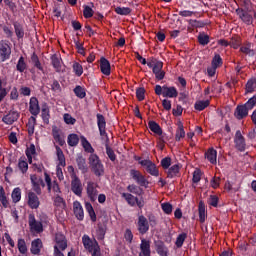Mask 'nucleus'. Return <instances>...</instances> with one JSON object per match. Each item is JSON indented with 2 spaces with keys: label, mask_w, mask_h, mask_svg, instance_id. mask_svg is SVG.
Instances as JSON below:
<instances>
[{
  "label": "nucleus",
  "mask_w": 256,
  "mask_h": 256,
  "mask_svg": "<svg viewBox=\"0 0 256 256\" xmlns=\"http://www.w3.org/2000/svg\"><path fill=\"white\" fill-rule=\"evenodd\" d=\"M88 163L95 177H103L105 175V166L97 154H90Z\"/></svg>",
  "instance_id": "f257e3e1"
},
{
  "label": "nucleus",
  "mask_w": 256,
  "mask_h": 256,
  "mask_svg": "<svg viewBox=\"0 0 256 256\" xmlns=\"http://www.w3.org/2000/svg\"><path fill=\"white\" fill-rule=\"evenodd\" d=\"M154 91L156 95H162L163 97H168L169 99H175L179 95V92L175 86L169 87L167 85H156Z\"/></svg>",
  "instance_id": "f03ea898"
},
{
  "label": "nucleus",
  "mask_w": 256,
  "mask_h": 256,
  "mask_svg": "<svg viewBox=\"0 0 256 256\" xmlns=\"http://www.w3.org/2000/svg\"><path fill=\"white\" fill-rule=\"evenodd\" d=\"M56 149V155L57 159L59 161L58 166L56 167V176L59 179V181H63L65 179V176H63V168L67 163L65 162V154L63 153V150L58 145L55 146Z\"/></svg>",
  "instance_id": "7ed1b4c3"
},
{
  "label": "nucleus",
  "mask_w": 256,
  "mask_h": 256,
  "mask_svg": "<svg viewBox=\"0 0 256 256\" xmlns=\"http://www.w3.org/2000/svg\"><path fill=\"white\" fill-rule=\"evenodd\" d=\"M129 175H130V179H133L136 185H139V187L149 186V181L141 171L137 169H130Z\"/></svg>",
  "instance_id": "20e7f679"
},
{
  "label": "nucleus",
  "mask_w": 256,
  "mask_h": 256,
  "mask_svg": "<svg viewBox=\"0 0 256 256\" xmlns=\"http://www.w3.org/2000/svg\"><path fill=\"white\" fill-rule=\"evenodd\" d=\"M71 191L77 197H81L83 195V184L81 183V179L78 178L77 174H71Z\"/></svg>",
  "instance_id": "39448f33"
},
{
  "label": "nucleus",
  "mask_w": 256,
  "mask_h": 256,
  "mask_svg": "<svg viewBox=\"0 0 256 256\" xmlns=\"http://www.w3.org/2000/svg\"><path fill=\"white\" fill-rule=\"evenodd\" d=\"M136 227L139 235H147L149 233V220L143 214L138 216Z\"/></svg>",
  "instance_id": "423d86ee"
},
{
  "label": "nucleus",
  "mask_w": 256,
  "mask_h": 256,
  "mask_svg": "<svg viewBox=\"0 0 256 256\" xmlns=\"http://www.w3.org/2000/svg\"><path fill=\"white\" fill-rule=\"evenodd\" d=\"M11 59V46L5 40L0 41V63H5Z\"/></svg>",
  "instance_id": "0eeeda50"
},
{
  "label": "nucleus",
  "mask_w": 256,
  "mask_h": 256,
  "mask_svg": "<svg viewBox=\"0 0 256 256\" xmlns=\"http://www.w3.org/2000/svg\"><path fill=\"white\" fill-rule=\"evenodd\" d=\"M43 223H47V221H37V219H35V214H29L28 225L31 231H35V233H43Z\"/></svg>",
  "instance_id": "6e6552de"
},
{
  "label": "nucleus",
  "mask_w": 256,
  "mask_h": 256,
  "mask_svg": "<svg viewBox=\"0 0 256 256\" xmlns=\"http://www.w3.org/2000/svg\"><path fill=\"white\" fill-rule=\"evenodd\" d=\"M82 243L84 246V249L88 251L89 253L93 252V250L97 249V245H99V242H97V239H91L89 235L84 234L82 236Z\"/></svg>",
  "instance_id": "1a4fd4ad"
},
{
  "label": "nucleus",
  "mask_w": 256,
  "mask_h": 256,
  "mask_svg": "<svg viewBox=\"0 0 256 256\" xmlns=\"http://www.w3.org/2000/svg\"><path fill=\"white\" fill-rule=\"evenodd\" d=\"M139 165L146 167L147 173L152 175V177H159V169H157V165H155L151 160L140 161Z\"/></svg>",
  "instance_id": "9d476101"
},
{
  "label": "nucleus",
  "mask_w": 256,
  "mask_h": 256,
  "mask_svg": "<svg viewBox=\"0 0 256 256\" xmlns=\"http://www.w3.org/2000/svg\"><path fill=\"white\" fill-rule=\"evenodd\" d=\"M45 182L48 187L49 193H51V189L53 193H56V195H60L61 193V187L59 186V182L57 180L51 181V176L48 173H44Z\"/></svg>",
  "instance_id": "9b49d317"
},
{
  "label": "nucleus",
  "mask_w": 256,
  "mask_h": 256,
  "mask_svg": "<svg viewBox=\"0 0 256 256\" xmlns=\"http://www.w3.org/2000/svg\"><path fill=\"white\" fill-rule=\"evenodd\" d=\"M234 143L237 151H240L241 153L245 151L247 144L245 143V137L241 134V130L236 131Z\"/></svg>",
  "instance_id": "f8f14e48"
},
{
  "label": "nucleus",
  "mask_w": 256,
  "mask_h": 256,
  "mask_svg": "<svg viewBox=\"0 0 256 256\" xmlns=\"http://www.w3.org/2000/svg\"><path fill=\"white\" fill-rule=\"evenodd\" d=\"M86 193L90 201H97V195L99 193V191L97 190V184L91 181L87 182Z\"/></svg>",
  "instance_id": "ddd939ff"
},
{
  "label": "nucleus",
  "mask_w": 256,
  "mask_h": 256,
  "mask_svg": "<svg viewBox=\"0 0 256 256\" xmlns=\"http://www.w3.org/2000/svg\"><path fill=\"white\" fill-rule=\"evenodd\" d=\"M20 117L19 112L15 110L9 111L5 116H3L2 121L5 125H13Z\"/></svg>",
  "instance_id": "4468645a"
},
{
  "label": "nucleus",
  "mask_w": 256,
  "mask_h": 256,
  "mask_svg": "<svg viewBox=\"0 0 256 256\" xmlns=\"http://www.w3.org/2000/svg\"><path fill=\"white\" fill-rule=\"evenodd\" d=\"M29 112L33 117H37L41 113V107H39V100L37 97H31L29 102Z\"/></svg>",
  "instance_id": "2eb2a0df"
},
{
  "label": "nucleus",
  "mask_w": 256,
  "mask_h": 256,
  "mask_svg": "<svg viewBox=\"0 0 256 256\" xmlns=\"http://www.w3.org/2000/svg\"><path fill=\"white\" fill-rule=\"evenodd\" d=\"M73 211L76 219L78 221H83L85 219V212L83 211V206L81 205V202L74 201L73 203Z\"/></svg>",
  "instance_id": "dca6fc26"
},
{
  "label": "nucleus",
  "mask_w": 256,
  "mask_h": 256,
  "mask_svg": "<svg viewBox=\"0 0 256 256\" xmlns=\"http://www.w3.org/2000/svg\"><path fill=\"white\" fill-rule=\"evenodd\" d=\"M139 255L151 256V241L145 238L141 239Z\"/></svg>",
  "instance_id": "f3484780"
},
{
  "label": "nucleus",
  "mask_w": 256,
  "mask_h": 256,
  "mask_svg": "<svg viewBox=\"0 0 256 256\" xmlns=\"http://www.w3.org/2000/svg\"><path fill=\"white\" fill-rule=\"evenodd\" d=\"M41 202L39 201V196L35 192L28 193V206L30 209H39Z\"/></svg>",
  "instance_id": "a211bd4d"
},
{
  "label": "nucleus",
  "mask_w": 256,
  "mask_h": 256,
  "mask_svg": "<svg viewBox=\"0 0 256 256\" xmlns=\"http://www.w3.org/2000/svg\"><path fill=\"white\" fill-rule=\"evenodd\" d=\"M100 71L103 75H106V77L111 75V63L105 57L100 58Z\"/></svg>",
  "instance_id": "6ab92c4d"
},
{
  "label": "nucleus",
  "mask_w": 256,
  "mask_h": 256,
  "mask_svg": "<svg viewBox=\"0 0 256 256\" xmlns=\"http://www.w3.org/2000/svg\"><path fill=\"white\" fill-rule=\"evenodd\" d=\"M234 115H235L236 119H239V120L245 119V117H247L249 115V110L245 104L238 105L236 107Z\"/></svg>",
  "instance_id": "aec40b11"
},
{
  "label": "nucleus",
  "mask_w": 256,
  "mask_h": 256,
  "mask_svg": "<svg viewBox=\"0 0 256 256\" xmlns=\"http://www.w3.org/2000/svg\"><path fill=\"white\" fill-rule=\"evenodd\" d=\"M205 159L209 161L212 165H217V150L214 148H209L205 154H204Z\"/></svg>",
  "instance_id": "412c9836"
},
{
  "label": "nucleus",
  "mask_w": 256,
  "mask_h": 256,
  "mask_svg": "<svg viewBox=\"0 0 256 256\" xmlns=\"http://www.w3.org/2000/svg\"><path fill=\"white\" fill-rule=\"evenodd\" d=\"M76 163H77L78 169L82 173H87V171H89V167L87 166V160L83 157V155L81 154L77 155Z\"/></svg>",
  "instance_id": "4be33fe9"
},
{
  "label": "nucleus",
  "mask_w": 256,
  "mask_h": 256,
  "mask_svg": "<svg viewBox=\"0 0 256 256\" xmlns=\"http://www.w3.org/2000/svg\"><path fill=\"white\" fill-rule=\"evenodd\" d=\"M55 241L56 245H58L61 251H65V249H67V238L63 235V233H56Z\"/></svg>",
  "instance_id": "5701e85b"
},
{
  "label": "nucleus",
  "mask_w": 256,
  "mask_h": 256,
  "mask_svg": "<svg viewBox=\"0 0 256 256\" xmlns=\"http://www.w3.org/2000/svg\"><path fill=\"white\" fill-rule=\"evenodd\" d=\"M52 136L54 141H56V143H58L60 147H63V145H65V138L61 136V132L59 131V129H57V127L52 128Z\"/></svg>",
  "instance_id": "b1692460"
},
{
  "label": "nucleus",
  "mask_w": 256,
  "mask_h": 256,
  "mask_svg": "<svg viewBox=\"0 0 256 256\" xmlns=\"http://www.w3.org/2000/svg\"><path fill=\"white\" fill-rule=\"evenodd\" d=\"M106 234H107V225L99 223L96 229V237L98 241H103L105 239Z\"/></svg>",
  "instance_id": "393cba45"
},
{
  "label": "nucleus",
  "mask_w": 256,
  "mask_h": 256,
  "mask_svg": "<svg viewBox=\"0 0 256 256\" xmlns=\"http://www.w3.org/2000/svg\"><path fill=\"white\" fill-rule=\"evenodd\" d=\"M41 245H43V242L39 238L32 241L30 249L32 255H39L41 253Z\"/></svg>",
  "instance_id": "a878e982"
},
{
  "label": "nucleus",
  "mask_w": 256,
  "mask_h": 256,
  "mask_svg": "<svg viewBox=\"0 0 256 256\" xmlns=\"http://www.w3.org/2000/svg\"><path fill=\"white\" fill-rule=\"evenodd\" d=\"M148 127L150 129V131H152V133H155V135H163V129L161 128V126L159 125V123L153 121V120H150L148 122Z\"/></svg>",
  "instance_id": "bb28decb"
},
{
  "label": "nucleus",
  "mask_w": 256,
  "mask_h": 256,
  "mask_svg": "<svg viewBox=\"0 0 256 256\" xmlns=\"http://www.w3.org/2000/svg\"><path fill=\"white\" fill-rule=\"evenodd\" d=\"M81 145L86 153H91V155H95V149L91 146V143L85 136H81Z\"/></svg>",
  "instance_id": "cd10ccee"
},
{
  "label": "nucleus",
  "mask_w": 256,
  "mask_h": 256,
  "mask_svg": "<svg viewBox=\"0 0 256 256\" xmlns=\"http://www.w3.org/2000/svg\"><path fill=\"white\" fill-rule=\"evenodd\" d=\"M51 64L56 73H61V56L54 54L51 56Z\"/></svg>",
  "instance_id": "c85d7f7f"
},
{
  "label": "nucleus",
  "mask_w": 256,
  "mask_h": 256,
  "mask_svg": "<svg viewBox=\"0 0 256 256\" xmlns=\"http://www.w3.org/2000/svg\"><path fill=\"white\" fill-rule=\"evenodd\" d=\"M251 47V42H247L246 44L240 47V53L248 55V57H255V50L251 49Z\"/></svg>",
  "instance_id": "c756f323"
},
{
  "label": "nucleus",
  "mask_w": 256,
  "mask_h": 256,
  "mask_svg": "<svg viewBox=\"0 0 256 256\" xmlns=\"http://www.w3.org/2000/svg\"><path fill=\"white\" fill-rule=\"evenodd\" d=\"M238 14H239L240 19H241L244 23H246V25H251V24H253V16H252L251 14H249L247 11H245V10H240V11L238 12Z\"/></svg>",
  "instance_id": "7c9ffc66"
},
{
  "label": "nucleus",
  "mask_w": 256,
  "mask_h": 256,
  "mask_svg": "<svg viewBox=\"0 0 256 256\" xmlns=\"http://www.w3.org/2000/svg\"><path fill=\"white\" fill-rule=\"evenodd\" d=\"M179 164H174L170 168H168L167 171V177L168 179H174V177H179V171H180Z\"/></svg>",
  "instance_id": "2f4dec72"
},
{
  "label": "nucleus",
  "mask_w": 256,
  "mask_h": 256,
  "mask_svg": "<svg viewBox=\"0 0 256 256\" xmlns=\"http://www.w3.org/2000/svg\"><path fill=\"white\" fill-rule=\"evenodd\" d=\"M35 125H37V118L31 116L27 123V131L29 137L33 136V134L35 133Z\"/></svg>",
  "instance_id": "473e14b6"
},
{
  "label": "nucleus",
  "mask_w": 256,
  "mask_h": 256,
  "mask_svg": "<svg viewBox=\"0 0 256 256\" xmlns=\"http://www.w3.org/2000/svg\"><path fill=\"white\" fill-rule=\"evenodd\" d=\"M31 63L38 69V71H41V73H45V69L43 68V65H41V61L39 60V56L34 52L31 55Z\"/></svg>",
  "instance_id": "72a5a7b5"
},
{
  "label": "nucleus",
  "mask_w": 256,
  "mask_h": 256,
  "mask_svg": "<svg viewBox=\"0 0 256 256\" xmlns=\"http://www.w3.org/2000/svg\"><path fill=\"white\" fill-rule=\"evenodd\" d=\"M256 89V78H250L245 85V95L254 93Z\"/></svg>",
  "instance_id": "f704fd0d"
},
{
  "label": "nucleus",
  "mask_w": 256,
  "mask_h": 256,
  "mask_svg": "<svg viewBox=\"0 0 256 256\" xmlns=\"http://www.w3.org/2000/svg\"><path fill=\"white\" fill-rule=\"evenodd\" d=\"M210 103L211 102L209 100H198L194 104V109L196 111H205V109L209 107Z\"/></svg>",
  "instance_id": "c9c22d12"
},
{
  "label": "nucleus",
  "mask_w": 256,
  "mask_h": 256,
  "mask_svg": "<svg viewBox=\"0 0 256 256\" xmlns=\"http://www.w3.org/2000/svg\"><path fill=\"white\" fill-rule=\"evenodd\" d=\"M13 25L17 39H23L25 37V30L23 29V25H21L19 22H14Z\"/></svg>",
  "instance_id": "e433bc0d"
},
{
  "label": "nucleus",
  "mask_w": 256,
  "mask_h": 256,
  "mask_svg": "<svg viewBox=\"0 0 256 256\" xmlns=\"http://www.w3.org/2000/svg\"><path fill=\"white\" fill-rule=\"evenodd\" d=\"M18 169L21 171L23 175L29 171V164L27 163V159L19 158L18 160Z\"/></svg>",
  "instance_id": "4c0bfd02"
},
{
  "label": "nucleus",
  "mask_w": 256,
  "mask_h": 256,
  "mask_svg": "<svg viewBox=\"0 0 256 256\" xmlns=\"http://www.w3.org/2000/svg\"><path fill=\"white\" fill-rule=\"evenodd\" d=\"M122 197H123V199H125L126 203H128V205H130V207H135L137 197H135L131 193H122Z\"/></svg>",
  "instance_id": "58836bf2"
},
{
  "label": "nucleus",
  "mask_w": 256,
  "mask_h": 256,
  "mask_svg": "<svg viewBox=\"0 0 256 256\" xmlns=\"http://www.w3.org/2000/svg\"><path fill=\"white\" fill-rule=\"evenodd\" d=\"M26 69H27V62H25V57L20 56L16 64V71H18L19 73H25Z\"/></svg>",
  "instance_id": "ea45409f"
},
{
  "label": "nucleus",
  "mask_w": 256,
  "mask_h": 256,
  "mask_svg": "<svg viewBox=\"0 0 256 256\" xmlns=\"http://www.w3.org/2000/svg\"><path fill=\"white\" fill-rule=\"evenodd\" d=\"M185 137V128L183 127V122H178V128L176 130L175 140L181 141Z\"/></svg>",
  "instance_id": "a19ab883"
},
{
  "label": "nucleus",
  "mask_w": 256,
  "mask_h": 256,
  "mask_svg": "<svg viewBox=\"0 0 256 256\" xmlns=\"http://www.w3.org/2000/svg\"><path fill=\"white\" fill-rule=\"evenodd\" d=\"M67 143L69 147H77L79 145V136L77 134H69Z\"/></svg>",
  "instance_id": "79ce46f5"
},
{
  "label": "nucleus",
  "mask_w": 256,
  "mask_h": 256,
  "mask_svg": "<svg viewBox=\"0 0 256 256\" xmlns=\"http://www.w3.org/2000/svg\"><path fill=\"white\" fill-rule=\"evenodd\" d=\"M85 207H86V211L89 214L91 221L93 223H95V221H97V214H95V209H93V205H91V203L87 202L85 204Z\"/></svg>",
  "instance_id": "37998d69"
},
{
  "label": "nucleus",
  "mask_w": 256,
  "mask_h": 256,
  "mask_svg": "<svg viewBox=\"0 0 256 256\" xmlns=\"http://www.w3.org/2000/svg\"><path fill=\"white\" fill-rule=\"evenodd\" d=\"M73 92L76 95V97H78V99H85V97H87V92L85 91V88H83L82 86H76Z\"/></svg>",
  "instance_id": "c03bdc74"
},
{
  "label": "nucleus",
  "mask_w": 256,
  "mask_h": 256,
  "mask_svg": "<svg viewBox=\"0 0 256 256\" xmlns=\"http://www.w3.org/2000/svg\"><path fill=\"white\" fill-rule=\"evenodd\" d=\"M0 202L4 209H7L9 207V200H7V196L5 195V189L3 186H0Z\"/></svg>",
  "instance_id": "a18cd8bd"
},
{
  "label": "nucleus",
  "mask_w": 256,
  "mask_h": 256,
  "mask_svg": "<svg viewBox=\"0 0 256 256\" xmlns=\"http://www.w3.org/2000/svg\"><path fill=\"white\" fill-rule=\"evenodd\" d=\"M127 191H129V193H133L134 195H142L143 194V189H141V187H139L135 184L128 185Z\"/></svg>",
  "instance_id": "49530a36"
},
{
  "label": "nucleus",
  "mask_w": 256,
  "mask_h": 256,
  "mask_svg": "<svg viewBox=\"0 0 256 256\" xmlns=\"http://www.w3.org/2000/svg\"><path fill=\"white\" fill-rule=\"evenodd\" d=\"M96 119H97L98 129H106L107 121H105V116H103V114H97Z\"/></svg>",
  "instance_id": "de8ad7c7"
},
{
  "label": "nucleus",
  "mask_w": 256,
  "mask_h": 256,
  "mask_svg": "<svg viewBox=\"0 0 256 256\" xmlns=\"http://www.w3.org/2000/svg\"><path fill=\"white\" fill-rule=\"evenodd\" d=\"M230 47L233 49H239L241 47V37L239 36H233L230 41Z\"/></svg>",
  "instance_id": "09e8293b"
},
{
  "label": "nucleus",
  "mask_w": 256,
  "mask_h": 256,
  "mask_svg": "<svg viewBox=\"0 0 256 256\" xmlns=\"http://www.w3.org/2000/svg\"><path fill=\"white\" fill-rule=\"evenodd\" d=\"M185 239H187V233H181L177 236L175 245L178 249L183 247V243H185Z\"/></svg>",
  "instance_id": "8fccbe9b"
},
{
  "label": "nucleus",
  "mask_w": 256,
  "mask_h": 256,
  "mask_svg": "<svg viewBox=\"0 0 256 256\" xmlns=\"http://www.w3.org/2000/svg\"><path fill=\"white\" fill-rule=\"evenodd\" d=\"M114 11L117 15H131V8L129 7H116Z\"/></svg>",
  "instance_id": "3c124183"
},
{
  "label": "nucleus",
  "mask_w": 256,
  "mask_h": 256,
  "mask_svg": "<svg viewBox=\"0 0 256 256\" xmlns=\"http://www.w3.org/2000/svg\"><path fill=\"white\" fill-rule=\"evenodd\" d=\"M17 247L19 253H21L22 255H25V253H27V244L25 243V239H18Z\"/></svg>",
  "instance_id": "603ef678"
},
{
  "label": "nucleus",
  "mask_w": 256,
  "mask_h": 256,
  "mask_svg": "<svg viewBox=\"0 0 256 256\" xmlns=\"http://www.w3.org/2000/svg\"><path fill=\"white\" fill-rule=\"evenodd\" d=\"M12 200L13 203H19L21 201V188H14L12 191Z\"/></svg>",
  "instance_id": "864d4df0"
},
{
  "label": "nucleus",
  "mask_w": 256,
  "mask_h": 256,
  "mask_svg": "<svg viewBox=\"0 0 256 256\" xmlns=\"http://www.w3.org/2000/svg\"><path fill=\"white\" fill-rule=\"evenodd\" d=\"M209 35L203 33L198 35V43L205 47V45H209Z\"/></svg>",
  "instance_id": "5fc2aeb1"
},
{
  "label": "nucleus",
  "mask_w": 256,
  "mask_h": 256,
  "mask_svg": "<svg viewBox=\"0 0 256 256\" xmlns=\"http://www.w3.org/2000/svg\"><path fill=\"white\" fill-rule=\"evenodd\" d=\"M105 147H106V155H108L110 161H116L117 155H115V151H113V149L109 147V143H106Z\"/></svg>",
  "instance_id": "6e6d98bb"
},
{
  "label": "nucleus",
  "mask_w": 256,
  "mask_h": 256,
  "mask_svg": "<svg viewBox=\"0 0 256 256\" xmlns=\"http://www.w3.org/2000/svg\"><path fill=\"white\" fill-rule=\"evenodd\" d=\"M211 65L216 68L221 67V65H223V58H221V55L215 54L212 59Z\"/></svg>",
  "instance_id": "4d7b16f0"
},
{
  "label": "nucleus",
  "mask_w": 256,
  "mask_h": 256,
  "mask_svg": "<svg viewBox=\"0 0 256 256\" xmlns=\"http://www.w3.org/2000/svg\"><path fill=\"white\" fill-rule=\"evenodd\" d=\"M161 208L166 215H171L173 213V205L169 202L162 203Z\"/></svg>",
  "instance_id": "13d9d810"
},
{
  "label": "nucleus",
  "mask_w": 256,
  "mask_h": 256,
  "mask_svg": "<svg viewBox=\"0 0 256 256\" xmlns=\"http://www.w3.org/2000/svg\"><path fill=\"white\" fill-rule=\"evenodd\" d=\"M84 10H83V15L85 19H91V17H93V8L88 6V5H84L83 6Z\"/></svg>",
  "instance_id": "bf43d9fd"
},
{
  "label": "nucleus",
  "mask_w": 256,
  "mask_h": 256,
  "mask_svg": "<svg viewBox=\"0 0 256 256\" xmlns=\"http://www.w3.org/2000/svg\"><path fill=\"white\" fill-rule=\"evenodd\" d=\"M73 72L77 77H81L83 75V66L80 63L75 62L73 64Z\"/></svg>",
  "instance_id": "052dcab7"
},
{
  "label": "nucleus",
  "mask_w": 256,
  "mask_h": 256,
  "mask_svg": "<svg viewBox=\"0 0 256 256\" xmlns=\"http://www.w3.org/2000/svg\"><path fill=\"white\" fill-rule=\"evenodd\" d=\"M198 211L200 223H205V205H203V202L199 203Z\"/></svg>",
  "instance_id": "680f3d73"
},
{
  "label": "nucleus",
  "mask_w": 256,
  "mask_h": 256,
  "mask_svg": "<svg viewBox=\"0 0 256 256\" xmlns=\"http://www.w3.org/2000/svg\"><path fill=\"white\" fill-rule=\"evenodd\" d=\"M41 117H42L44 123H49V117H50V115H49V107H47L46 104L42 107Z\"/></svg>",
  "instance_id": "e2e57ef3"
},
{
  "label": "nucleus",
  "mask_w": 256,
  "mask_h": 256,
  "mask_svg": "<svg viewBox=\"0 0 256 256\" xmlns=\"http://www.w3.org/2000/svg\"><path fill=\"white\" fill-rule=\"evenodd\" d=\"M147 219H148L149 227H152V229L157 227L158 221H157V217L154 214H149Z\"/></svg>",
  "instance_id": "0e129e2a"
},
{
  "label": "nucleus",
  "mask_w": 256,
  "mask_h": 256,
  "mask_svg": "<svg viewBox=\"0 0 256 256\" xmlns=\"http://www.w3.org/2000/svg\"><path fill=\"white\" fill-rule=\"evenodd\" d=\"M189 25H191V27H194L195 29H200L202 27H205V24L203 21L193 20V19L189 20Z\"/></svg>",
  "instance_id": "69168bd1"
},
{
  "label": "nucleus",
  "mask_w": 256,
  "mask_h": 256,
  "mask_svg": "<svg viewBox=\"0 0 256 256\" xmlns=\"http://www.w3.org/2000/svg\"><path fill=\"white\" fill-rule=\"evenodd\" d=\"M244 105L249 111H251V109H253V107L256 105V94L251 97Z\"/></svg>",
  "instance_id": "338daca9"
},
{
  "label": "nucleus",
  "mask_w": 256,
  "mask_h": 256,
  "mask_svg": "<svg viewBox=\"0 0 256 256\" xmlns=\"http://www.w3.org/2000/svg\"><path fill=\"white\" fill-rule=\"evenodd\" d=\"M136 97L138 101H143L145 99V88L140 87L136 89Z\"/></svg>",
  "instance_id": "774afa93"
}]
</instances>
